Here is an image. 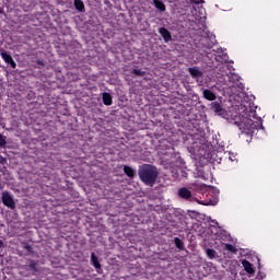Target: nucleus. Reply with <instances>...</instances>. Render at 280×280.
<instances>
[{
  "mask_svg": "<svg viewBox=\"0 0 280 280\" xmlns=\"http://www.w3.org/2000/svg\"><path fill=\"white\" fill-rule=\"evenodd\" d=\"M230 124L237 126L242 135L247 137H253L257 130H264V122L260 117H257V112L250 107V103L241 104L240 115L232 116Z\"/></svg>",
  "mask_w": 280,
  "mask_h": 280,
  "instance_id": "obj_1",
  "label": "nucleus"
},
{
  "mask_svg": "<svg viewBox=\"0 0 280 280\" xmlns=\"http://www.w3.org/2000/svg\"><path fill=\"white\" fill-rule=\"evenodd\" d=\"M138 176L144 185L149 187H154L156 184V178H159V168L150 164H143L138 171Z\"/></svg>",
  "mask_w": 280,
  "mask_h": 280,
  "instance_id": "obj_2",
  "label": "nucleus"
},
{
  "mask_svg": "<svg viewBox=\"0 0 280 280\" xmlns=\"http://www.w3.org/2000/svg\"><path fill=\"white\" fill-rule=\"evenodd\" d=\"M226 69H229V65L221 63L219 65V71L217 72L218 78H224V75H228L230 82H240V74L235 72H226Z\"/></svg>",
  "mask_w": 280,
  "mask_h": 280,
  "instance_id": "obj_3",
  "label": "nucleus"
},
{
  "mask_svg": "<svg viewBox=\"0 0 280 280\" xmlns=\"http://www.w3.org/2000/svg\"><path fill=\"white\" fill-rule=\"evenodd\" d=\"M2 202L4 207H8L9 209H16V202L14 201V197H12V194L9 191L2 192Z\"/></svg>",
  "mask_w": 280,
  "mask_h": 280,
  "instance_id": "obj_4",
  "label": "nucleus"
},
{
  "mask_svg": "<svg viewBox=\"0 0 280 280\" xmlns=\"http://www.w3.org/2000/svg\"><path fill=\"white\" fill-rule=\"evenodd\" d=\"M191 16H194L195 21H200L201 23H203L205 19H207V15L205 13V8H199L197 10L196 7H192Z\"/></svg>",
  "mask_w": 280,
  "mask_h": 280,
  "instance_id": "obj_5",
  "label": "nucleus"
},
{
  "mask_svg": "<svg viewBox=\"0 0 280 280\" xmlns=\"http://www.w3.org/2000/svg\"><path fill=\"white\" fill-rule=\"evenodd\" d=\"M0 56L7 65H10L12 69L16 68V61L12 58V55L8 54L4 49H0Z\"/></svg>",
  "mask_w": 280,
  "mask_h": 280,
  "instance_id": "obj_6",
  "label": "nucleus"
},
{
  "mask_svg": "<svg viewBox=\"0 0 280 280\" xmlns=\"http://www.w3.org/2000/svg\"><path fill=\"white\" fill-rule=\"evenodd\" d=\"M190 189H194L195 191H207L208 194H213V188L198 182L190 184Z\"/></svg>",
  "mask_w": 280,
  "mask_h": 280,
  "instance_id": "obj_7",
  "label": "nucleus"
},
{
  "mask_svg": "<svg viewBox=\"0 0 280 280\" xmlns=\"http://www.w3.org/2000/svg\"><path fill=\"white\" fill-rule=\"evenodd\" d=\"M188 73H190L191 78H194V80H196V82H200V78H202V75H205L202 70H200V68H198V67L189 68Z\"/></svg>",
  "mask_w": 280,
  "mask_h": 280,
  "instance_id": "obj_8",
  "label": "nucleus"
},
{
  "mask_svg": "<svg viewBox=\"0 0 280 280\" xmlns=\"http://www.w3.org/2000/svg\"><path fill=\"white\" fill-rule=\"evenodd\" d=\"M178 196L184 200H194V197H191V190H189V188H185V187L179 188Z\"/></svg>",
  "mask_w": 280,
  "mask_h": 280,
  "instance_id": "obj_9",
  "label": "nucleus"
},
{
  "mask_svg": "<svg viewBox=\"0 0 280 280\" xmlns=\"http://www.w3.org/2000/svg\"><path fill=\"white\" fill-rule=\"evenodd\" d=\"M159 33L161 34L162 38H164L165 43H170V40H172V33H170L167 28L161 27Z\"/></svg>",
  "mask_w": 280,
  "mask_h": 280,
  "instance_id": "obj_10",
  "label": "nucleus"
},
{
  "mask_svg": "<svg viewBox=\"0 0 280 280\" xmlns=\"http://www.w3.org/2000/svg\"><path fill=\"white\" fill-rule=\"evenodd\" d=\"M211 108L213 113H215L217 115H224V109L222 108V104H220L219 102H212Z\"/></svg>",
  "mask_w": 280,
  "mask_h": 280,
  "instance_id": "obj_11",
  "label": "nucleus"
},
{
  "mask_svg": "<svg viewBox=\"0 0 280 280\" xmlns=\"http://www.w3.org/2000/svg\"><path fill=\"white\" fill-rule=\"evenodd\" d=\"M242 266L248 275H255V267H253V264H250L248 260H243Z\"/></svg>",
  "mask_w": 280,
  "mask_h": 280,
  "instance_id": "obj_12",
  "label": "nucleus"
},
{
  "mask_svg": "<svg viewBox=\"0 0 280 280\" xmlns=\"http://www.w3.org/2000/svg\"><path fill=\"white\" fill-rule=\"evenodd\" d=\"M203 97L205 100H208V102H213L215 100V93H213L211 90H203Z\"/></svg>",
  "mask_w": 280,
  "mask_h": 280,
  "instance_id": "obj_13",
  "label": "nucleus"
},
{
  "mask_svg": "<svg viewBox=\"0 0 280 280\" xmlns=\"http://www.w3.org/2000/svg\"><path fill=\"white\" fill-rule=\"evenodd\" d=\"M197 202H198V205L213 206V205H218V199H205V200L197 199Z\"/></svg>",
  "mask_w": 280,
  "mask_h": 280,
  "instance_id": "obj_14",
  "label": "nucleus"
},
{
  "mask_svg": "<svg viewBox=\"0 0 280 280\" xmlns=\"http://www.w3.org/2000/svg\"><path fill=\"white\" fill-rule=\"evenodd\" d=\"M103 103L105 106H110L113 104V96H110L108 93H103Z\"/></svg>",
  "mask_w": 280,
  "mask_h": 280,
  "instance_id": "obj_15",
  "label": "nucleus"
},
{
  "mask_svg": "<svg viewBox=\"0 0 280 280\" xmlns=\"http://www.w3.org/2000/svg\"><path fill=\"white\" fill-rule=\"evenodd\" d=\"M91 261H92L94 268H96V270H100V268H102V265L100 264V260L97 259V256H95V254H93V253L91 255Z\"/></svg>",
  "mask_w": 280,
  "mask_h": 280,
  "instance_id": "obj_16",
  "label": "nucleus"
},
{
  "mask_svg": "<svg viewBox=\"0 0 280 280\" xmlns=\"http://www.w3.org/2000/svg\"><path fill=\"white\" fill-rule=\"evenodd\" d=\"M206 254H207V257H209V259H215L218 257V252H215L212 248H207Z\"/></svg>",
  "mask_w": 280,
  "mask_h": 280,
  "instance_id": "obj_17",
  "label": "nucleus"
},
{
  "mask_svg": "<svg viewBox=\"0 0 280 280\" xmlns=\"http://www.w3.org/2000/svg\"><path fill=\"white\" fill-rule=\"evenodd\" d=\"M124 172L129 178H135V170L130 166H124Z\"/></svg>",
  "mask_w": 280,
  "mask_h": 280,
  "instance_id": "obj_18",
  "label": "nucleus"
},
{
  "mask_svg": "<svg viewBox=\"0 0 280 280\" xmlns=\"http://www.w3.org/2000/svg\"><path fill=\"white\" fill-rule=\"evenodd\" d=\"M74 8L82 12L84 10V2L82 0H74Z\"/></svg>",
  "mask_w": 280,
  "mask_h": 280,
  "instance_id": "obj_19",
  "label": "nucleus"
},
{
  "mask_svg": "<svg viewBox=\"0 0 280 280\" xmlns=\"http://www.w3.org/2000/svg\"><path fill=\"white\" fill-rule=\"evenodd\" d=\"M154 5L160 12H165V4L159 0H154Z\"/></svg>",
  "mask_w": 280,
  "mask_h": 280,
  "instance_id": "obj_20",
  "label": "nucleus"
},
{
  "mask_svg": "<svg viewBox=\"0 0 280 280\" xmlns=\"http://www.w3.org/2000/svg\"><path fill=\"white\" fill-rule=\"evenodd\" d=\"M175 246H176V248H179L180 250H183V248H185V244L178 237L175 238Z\"/></svg>",
  "mask_w": 280,
  "mask_h": 280,
  "instance_id": "obj_21",
  "label": "nucleus"
},
{
  "mask_svg": "<svg viewBox=\"0 0 280 280\" xmlns=\"http://www.w3.org/2000/svg\"><path fill=\"white\" fill-rule=\"evenodd\" d=\"M215 60H217V62H226V60H229V57L226 55H224L222 57L221 56H217Z\"/></svg>",
  "mask_w": 280,
  "mask_h": 280,
  "instance_id": "obj_22",
  "label": "nucleus"
},
{
  "mask_svg": "<svg viewBox=\"0 0 280 280\" xmlns=\"http://www.w3.org/2000/svg\"><path fill=\"white\" fill-rule=\"evenodd\" d=\"M236 156H237V155H236L235 153H231V152L228 153V159H229V161H231L232 163L235 162V161H237V158H236Z\"/></svg>",
  "mask_w": 280,
  "mask_h": 280,
  "instance_id": "obj_23",
  "label": "nucleus"
},
{
  "mask_svg": "<svg viewBox=\"0 0 280 280\" xmlns=\"http://www.w3.org/2000/svg\"><path fill=\"white\" fill-rule=\"evenodd\" d=\"M8 142L5 141V137L0 133V148H5V144Z\"/></svg>",
  "mask_w": 280,
  "mask_h": 280,
  "instance_id": "obj_24",
  "label": "nucleus"
},
{
  "mask_svg": "<svg viewBox=\"0 0 280 280\" xmlns=\"http://www.w3.org/2000/svg\"><path fill=\"white\" fill-rule=\"evenodd\" d=\"M225 249L229 250L230 253H235V246L231 244H225Z\"/></svg>",
  "mask_w": 280,
  "mask_h": 280,
  "instance_id": "obj_25",
  "label": "nucleus"
},
{
  "mask_svg": "<svg viewBox=\"0 0 280 280\" xmlns=\"http://www.w3.org/2000/svg\"><path fill=\"white\" fill-rule=\"evenodd\" d=\"M135 75H140L142 78V75H145V72H143L141 69H135L133 70Z\"/></svg>",
  "mask_w": 280,
  "mask_h": 280,
  "instance_id": "obj_26",
  "label": "nucleus"
},
{
  "mask_svg": "<svg viewBox=\"0 0 280 280\" xmlns=\"http://www.w3.org/2000/svg\"><path fill=\"white\" fill-rule=\"evenodd\" d=\"M191 3H196V5L200 4V3H205V0H190Z\"/></svg>",
  "mask_w": 280,
  "mask_h": 280,
  "instance_id": "obj_27",
  "label": "nucleus"
},
{
  "mask_svg": "<svg viewBox=\"0 0 280 280\" xmlns=\"http://www.w3.org/2000/svg\"><path fill=\"white\" fill-rule=\"evenodd\" d=\"M0 248H3V241L0 240Z\"/></svg>",
  "mask_w": 280,
  "mask_h": 280,
  "instance_id": "obj_28",
  "label": "nucleus"
},
{
  "mask_svg": "<svg viewBox=\"0 0 280 280\" xmlns=\"http://www.w3.org/2000/svg\"><path fill=\"white\" fill-rule=\"evenodd\" d=\"M35 264L32 265V267L34 268Z\"/></svg>",
  "mask_w": 280,
  "mask_h": 280,
  "instance_id": "obj_29",
  "label": "nucleus"
}]
</instances>
